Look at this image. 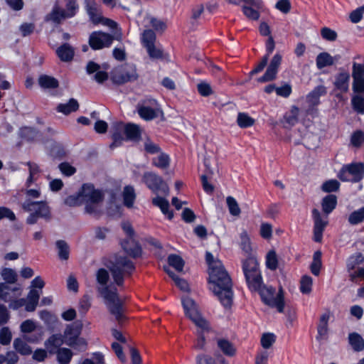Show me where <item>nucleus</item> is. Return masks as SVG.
Returning <instances> with one entry per match:
<instances>
[{
    "label": "nucleus",
    "mask_w": 364,
    "mask_h": 364,
    "mask_svg": "<svg viewBox=\"0 0 364 364\" xmlns=\"http://www.w3.org/2000/svg\"><path fill=\"white\" fill-rule=\"evenodd\" d=\"M242 271L249 289L251 291L258 292L264 304L271 308H276L278 312L283 313L285 306L284 290L280 287L274 296L275 288L263 285L262 277L257 259L251 256L247 257L242 261Z\"/></svg>",
    "instance_id": "nucleus-1"
},
{
    "label": "nucleus",
    "mask_w": 364,
    "mask_h": 364,
    "mask_svg": "<svg viewBox=\"0 0 364 364\" xmlns=\"http://www.w3.org/2000/svg\"><path fill=\"white\" fill-rule=\"evenodd\" d=\"M109 279V272L105 268H100L96 273L97 282L102 286L97 288V291L103 296L110 314L113 315L119 325L127 320L124 314L123 302L119 299L117 289L109 287L107 283Z\"/></svg>",
    "instance_id": "nucleus-2"
},
{
    "label": "nucleus",
    "mask_w": 364,
    "mask_h": 364,
    "mask_svg": "<svg viewBox=\"0 0 364 364\" xmlns=\"http://www.w3.org/2000/svg\"><path fill=\"white\" fill-rule=\"evenodd\" d=\"M210 289L225 309H230L233 301L232 282L224 266L208 271Z\"/></svg>",
    "instance_id": "nucleus-3"
},
{
    "label": "nucleus",
    "mask_w": 364,
    "mask_h": 364,
    "mask_svg": "<svg viewBox=\"0 0 364 364\" xmlns=\"http://www.w3.org/2000/svg\"><path fill=\"white\" fill-rule=\"evenodd\" d=\"M106 266L111 272L114 283L118 287L123 286L124 276H131L136 269L134 263L126 257L109 261Z\"/></svg>",
    "instance_id": "nucleus-4"
},
{
    "label": "nucleus",
    "mask_w": 364,
    "mask_h": 364,
    "mask_svg": "<svg viewBox=\"0 0 364 364\" xmlns=\"http://www.w3.org/2000/svg\"><path fill=\"white\" fill-rule=\"evenodd\" d=\"M65 9L55 4L51 11L45 17V21L53 22L55 24H60L63 21L75 17L80 10V6L77 0H64Z\"/></svg>",
    "instance_id": "nucleus-5"
},
{
    "label": "nucleus",
    "mask_w": 364,
    "mask_h": 364,
    "mask_svg": "<svg viewBox=\"0 0 364 364\" xmlns=\"http://www.w3.org/2000/svg\"><path fill=\"white\" fill-rule=\"evenodd\" d=\"M22 207L25 211L31 212L26 218L28 225L36 224L38 218H43L47 222L52 218L50 208L46 200H26Z\"/></svg>",
    "instance_id": "nucleus-6"
},
{
    "label": "nucleus",
    "mask_w": 364,
    "mask_h": 364,
    "mask_svg": "<svg viewBox=\"0 0 364 364\" xmlns=\"http://www.w3.org/2000/svg\"><path fill=\"white\" fill-rule=\"evenodd\" d=\"M122 229L127 235V237L120 241L122 250L127 255L133 259H137L142 255V247L139 241L134 239L135 231L129 222H123Z\"/></svg>",
    "instance_id": "nucleus-7"
},
{
    "label": "nucleus",
    "mask_w": 364,
    "mask_h": 364,
    "mask_svg": "<svg viewBox=\"0 0 364 364\" xmlns=\"http://www.w3.org/2000/svg\"><path fill=\"white\" fill-rule=\"evenodd\" d=\"M343 182L358 183L364 178V164L361 162H353L343 165L337 175Z\"/></svg>",
    "instance_id": "nucleus-8"
},
{
    "label": "nucleus",
    "mask_w": 364,
    "mask_h": 364,
    "mask_svg": "<svg viewBox=\"0 0 364 364\" xmlns=\"http://www.w3.org/2000/svg\"><path fill=\"white\" fill-rule=\"evenodd\" d=\"M181 304L186 316L191 320L198 327L208 331L210 329L208 323L197 310L195 301L191 297L186 296L181 298Z\"/></svg>",
    "instance_id": "nucleus-9"
},
{
    "label": "nucleus",
    "mask_w": 364,
    "mask_h": 364,
    "mask_svg": "<svg viewBox=\"0 0 364 364\" xmlns=\"http://www.w3.org/2000/svg\"><path fill=\"white\" fill-rule=\"evenodd\" d=\"M142 181L149 189L154 193H161L167 196L169 193L168 184L164 181L161 176L151 172H144L142 176Z\"/></svg>",
    "instance_id": "nucleus-10"
},
{
    "label": "nucleus",
    "mask_w": 364,
    "mask_h": 364,
    "mask_svg": "<svg viewBox=\"0 0 364 364\" xmlns=\"http://www.w3.org/2000/svg\"><path fill=\"white\" fill-rule=\"evenodd\" d=\"M1 277L5 282H0V299L5 302L9 299V292L18 291L19 288H11L9 284H14L17 281L16 272L11 269L5 267L1 270Z\"/></svg>",
    "instance_id": "nucleus-11"
},
{
    "label": "nucleus",
    "mask_w": 364,
    "mask_h": 364,
    "mask_svg": "<svg viewBox=\"0 0 364 364\" xmlns=\"http://www.w3.org/2000/svg\"><path fill=\"white\" fill-rule=\"evenodd\" d=\"M114 40V36L103 31H93L89 37V45L94 50L109 48Z\"/></svg>",
    "instance_id": "nucleus-12"
},
{
    "label": "nucleus",
    "mask_w": 364,
    "mask_h": 364,
    "mask_svg": "<svg viewBox=\"0 0 364 364\" xmlns=\"http://www.w3.org/2000/svg\"><path fill=\"white\" fill-rule=\"evenodd\" d=\"M311 216L314 221L313 240L316 242H321L323 239V233L328 224V215H326L323 219L320 211L314 208L311 210Z\"/></svg>",
    "instance_id": "nucleus-13"
},
{
    "label": "nucleus",
    "mask_w": 364,
    "mask_h": 364,
    "mask_svg": "<svg viewBox=\"0 0 364 364\" xmlns=\"http://www.w3.org/2000/svg\"><path fill=\"white\" fill-rule=\"evenodd\" d=\"M84 203H100L104 200V194L100 189H96L92 183H83L80 189Z\"/></svg>",
    "instance_id": "nucleus-14"
},
{
    "label": "nucleus",
    "mask_w": 364,
    "mask_h": 364,
    "mask_svg": "<svg viewBox=\"0 0 364 364\" xmlns=\"http://www.w3.org/2000/svg\"><path fill=\"white\" fill-rule=\"evenodd\" d=\"M282 60V56L279 53H276L272 58L264 75L257 79V82H267L275 80Z\"/></svg>",
    "instance_id": "nucleus-15"
},
{
    "label": "nucleus",
    "mask_w": 364,
    "mask_h": 364,
    "mask_svg": "<svg viewBox=\"0 0 364 364\" xmlns=\"http://www.w3.org/2000/svg\"><path fill=\"white\" fill-rule=\"evenodd\" d=\"M144 104L137 106V112L139 117L145 121H151L158 117V109L151 106L157 105V101L155 99L150 98L144 101Z\"/></svg>",
    "instance_id": "nucleus-16"
},
{
    "label": "nucleus",
    "mask_w": 364,
    "mask_h": 364,
    "mask_svg": "<svg viewBox=\"0 0 364 364\" xmlns=\"http://www.w3.org/2000/svg\"><path fill=\"white\" fill-rule=\"evenodd\" d=\"M83 323L82 321L77 320L67 326L64 331V342H69L80 338L82 330Z\"/></svg>",
    "instance_id": "nucleus-17"
},
{
    "label": "nucleus",
    "mask_w": 364,
    "mask_h": 364,
    "mask_svg": "<svg viewBox=\"0 0 364 364\" xmlns=\"http://www.w3.org/2000/svg\"><path fill=\"white\" fill-rule=\"evenodd\" d=\"M85 9L89 16L90 20L95 25L100 23L102 11L95 0H85Z\"/></svg>",
    "instance_id": "nucleus-18"
},
{
    "label": "nucleus",
    "mask_w": 364,
    "mask_h": 364,
    "mask_svg": "<svg viewBox=\"0 0 364 364\" xmlns=\"http://www.w3.org/2000/svg\"><path fill=\"white\" fill-rule=\"evenodd\" d=\"M139 75L135 66H129L114 77V81L118 85L136 80Z\"/></svg>",
    "instance_id": "nucleus-19"
},
{
    "label": "nucleus",
    "mask_w": 364,
    "mask_h": 364,
    "mask_svg": "<svg viewBox=\"0 0 364 364\" xmlns=\"http://www.w3.org/2000/svg\"><path fill=\"white\" fill-rule=\"evenodd\" d=\"M350 74L347 71H342L336 74L333 82L334 87L342 93H346L349 90Z\"/></svg>",
    "instance_id": "nucleus-20"
},
{
    "label": "nucleus",
    "mask_w": 364,
    "mask_h": 364,
    "mask_svg": "<svg viewBox=\"0 0 364 364\" xmlns=\"http://www.w3.org/2000/svg\"><path fill=\"white\" fill-rule=\"evenodd\" d=\"M326 93V87L324 85H318L307 95L306 101L312 106H317L320 104V97Z\"/></svg>",
    "instance_id": "nucleus-21"
},
{
    "label": "nucleus",
    "mask_w": 364,
    "mask_h": 364,
    "mask_svg": "<svg viewBox=\"0 0 364 364\" xmlns=\"http://www.w3.org/2000/svg\"><path fill=\"white\" fill-rule=\"evenodd\" d=\"M56 55L63 62L71 61L75 55L74 48L68 43H64L56 49Z\"/></svg>",
    "instance_id": "nucleus-22"
},
{
    "label": "nucleus",
    "mask_w": 364,
    "mask_h": 364,
    "mask_svg": "<svg viewBox=\"0 0 364 364\" xmlns=\"http://www.w3.org/2000/svg\"><path fill=\"white\" fill-rule=\"evenodd\" d=\"M124 132L127 140L139 141L141 139V129L138 124L127 123L124 126Z\"/></svg>",
    "instance_id": "nucleus-23"
},
{
    "label": "nucleus",
    "mask_w": 364,
    "mask_h": 364,
    "mask_svg": "<svg viewBox=\"0 0 364 364\" xmlns=\"http://www.w3.org/2000/svg\"><path fill=\"white\" fill-rule=\"evenodd\" d=\"M38 85L44 90H54L57 89L59 85V81L53 76L41 74L38 78Z\"/></svg>",
    "instance_id": "nucleus-24"
},
{
    "label": "nucleus",
    "mask_w": 364,
    "mask_h": 364,
    "mask_svg": "<svg viewBox=\"0 0 364 364\" xmlns=\"http://www.w3.org/2000/svg\"><path fill=\"white\" fill-rule=\"evenodd\" d=\"M19 137L27 142H33L39 136V131L32 127L24 126L18 130Z\"/></svg>",
    "instance_id": "nucleus-25"
},
{
    "label": "nucleus",
    "mask_w": 364,
    "mask_h": 364,
    "mask_svg": "<svg viewBox=\"0 0 364 364\" xmlns=\"http://www.w3.org/2000/svg\"><path fill=\"white\" fill-rule=\"evenodd\" d=\"M321 204L323 213L328 215L337 206V196L333 194H328L322 198Z\"/></svg>",
    "instance_id": "nucleus-26"
},
{
    "label": "nucleus",
    "mask_w": 364,
    "mask_h": 364,
    "mask_svg": "<svg viewBox=\"0 0 364 364\" xmlns=\"http://www.w3.org/2000/svg\"><path fill=\"white\" fill-rule=\"evenodd\" d=\"M123 204L127 208L134 207L136 198V194L134 188L131 185H127L124 187L122 191Z\"/></svg>",
    "instance_id": "nucleus-27"
},
{
    "label": "nucleus",
    "mask_w": 364,
    "mask_h": 364,
    "mask_svg": "<svg viewBox=\"0 0 364 364\" xmlns=\"http://www.w3.org/2000/svg\"><path fill=\"white\" fill-rule=\"evenodd\" d=\"M152 204L159 208L162 213L166 215L169 220L173 219V211L169 210V203L165 198L156 196L152 199Z\"/></svg>",
    "instance_id": "nucleus-28"
},
{
    "label": "nucleus",
    "mask_w": 364,
    "mask_h": 364,
    "mask_svg": "<svg viewBox=\"0 0 364 364\" xmlns=\"http://www.w3.org/2000/svg\"><path fill=\"white\" fill-rule=\"evenodd\" d=\"M330 318V311H327L323 314L319 319L318 324L317 326V336L316 338H323L328 334V321Z\"/></svg>",
    "instance_id": "nucleus-29"
},
{
    "label": "nucleus",
    "mask_w": 364,
    "mask_h": 364,
    "mask_svg": "<svg viewBox=\"0 0 364 364\" xmlns=\"http://www.w3.org/2000/svg\"><path fill=\"white\" fill-rule=\"evenodd\" d=\"M79 109V104L77 100L70 98L67 103H60L56 107L58 112L68 115L72 112H76Z\"/></svg>",
    "instance_id": "nucleus-30"
},
{
    "label": "nucleus",
    "mask_w": 364,
    "mask_h": 364,
    "mask_svg": "<svg viewBox=\"0 0 364 364\" xmlns=\"http://www.w3.org/2000/svg\"><path fill=\"white\" fill-rule=\"evenodd\" d=\"M217 345L218 348L226 356L232 357L236 353V349L233 344L226 338H218L217 340Z\"/></svg>",
    "instance_id": "nucleus-31"
},
{
    "label": "nucleus",
    "mask_w": 364,
    "mask_h": 364,
    "mask_svg": "<svg viewBox=\"0 0 364 364\" xmlns=\"http://www.w3.org/2000/svg\"><path fill=\"white\" fill-rule=\"evenodd\" d=\"M63 343L62 336L59 334H53L46 341L45 345L51 354L55 353L58 348H61L60 346Z\"/></svg>",
    "instance_id": "nucleus-32"
},
{
    "label": "nucleus",
    "mask_w": 364,
    "mask_h": 364,
    "mask_svg": "<svg viewBox=\"0 0 364 364\" xmlns=\"http://www.w3.org/2000/svg\"><path fill=\"white\" fill-rule=\"evenodd\" d=\"M334 58L327 52L320 53L316 58V64L318 69L321 70L327 66H331L334 64Z\"/></svg>",
    "instance_id": "nucleus-33"
},
{
    "label": "nucleus",
    "mask_w": 364,
    "mask_h": 364,
    "mask_svg": "<svg viewBox=\"0 0 364 364\" xmlns=\"http://www.w3.org/2000/svg\"><path fill=\"white\" fill-rule=\"evenodd\" d=\"M13 346L16 351L22 355H29L32 353L31 346L21 338H15Z\"/></svg>",
    "instance_id": "nucleus-34"
},
{
    "label": "nucleus",
    "mask_w": 364,
    "mask_h": 364,
    "mask_svg": "<svg viewBox=\"0 0 364 364\" xmlns=\"http://www.w3.org/2000/svg\"><path fill=\"white\" fill-rule=\"evenodd\" d=\"M164 271L174 281L176 286L183 291H189V284L186 280L179 277L173 271L167 267H164Z\"/></svg>",
    "instance_id": "nucleus-35"
},
{
    "label": "nucleus",
    "mask_w": 364,
    "mask_h": 364,
    "mask_svg": "<svg viewBox=\"0 0 364 364\" xmlns=\"http://www.w3.org/2000/svg\"><path fill=\"white\" fill-rule=\"evenodd\" d=\"M196 364H224L225 359L223 357L215 358L210 355L201 353L196 356Z\"/></svg>",
    "instance_id": "nucleus-36"
},
{
    "label": "nucleus",
    "mask_w": 364,
    "mask_h": 364,
    "mask_svg": "<svg viewBox=\"0 0 364 364\" xmlns=\"http://www.w3.org/2000/svg\"><path fill=\"white\" fill-rule=\"evenodd\" d=\"M55 353H56L57 360L60 364H69L73 356V351L67 348H58Z\"/></svg>",
    "instance_id": "nucleus-37"
},
{
    "label": "nucleus",
    "mask_w": 364,
    "mask_h": 364,
    "mask_svg": "<svg viewBox=\"0 0 364 364\" xmlns=\"http://www.w3.org/2000/svg\"><path fill=\"white\" fill-rule=\"evenodd\" d=\"M322 252L320 250L314 252L313 255V261L310 265L311 272L314 276H318L322 266L321 261Z\"/></svg>",
    "instance_id": "nucleus-38"
},
{
    "label": "nucleus",
    "mask_w": 364,
    "mask_h": 364,
    "mask_svg": "<svg viewBox=\"0 0 364 364\" xmlns=\"http://www.w3.org/2000/svg\"><path fill=\"white\" fill-rule=\"evenodd\" d=\"M349 343L355 351L359 352L364 349V340L358 333H351L348 336Z\"/></svg>",
    "instance_id": "nucleus-39"
},
{
    "label": "nucleus",
    "mask_w": 364,
    "mask_h": 364,
    "mask_svg": "<svg viewBox=\"0 0 364 364\" xmlns=\"http://www.w3.org/2000/svg\"><path fill=\"white\" fill-rule=\"evenodd\" d=\"M240 247L241 250L247 255H250L252 251V244L250 236L246 230H243L240 235Z\"/></svg>",
    "instance_id": "nucleus-40"
},
{
    "label": "nucleus",
    "mask_w": 364,
    "mask_h": 364,
    "mask_svg": "<svg viewBox=\"0 0 364 364\" xmlns=\"http://www.w3.org/2000/svg\"><path fill=\"white\" fill-rule=\"evenodd\" d=\"M58 250V257L61 260H68L70 255V247L68 243L63 240H57L55 242Z\"/></svg>",
    "instance_id": "nucleus-41"
},
{
    "label": "nucleus",
    "mask_w": 364,
    "mask_h": 364,
    "mask_svg": "<svg viewBox=\"0 0 364 364\" xmlns=\"http://www.w3.org/2000/svg\"><path fill=\"white\" fill-rule=\"evenodd\" d=\"M255 119L245 112H240L237 115V123L240 128H248L255 124Z\"/></svg>",
    "instance_id": "nucleus-42"
},
{
    "label": "nucleus",
    "mask_w": 364,
    "mask_h": 364,
    "mask_svg": "<svg viewBox=\"0 0 364 364\" xmlns=\"http://www.w3.org/2000/svg\"><path fill=\"white\" fill-rule=\"evenodd\" d=\"M348 223L352 225H355L364 221V206L353 211L348 216Z\"/></svg>",
    "instance_id": "nucleus-43"
},
{
    "label": "nucleus",
    "mask_w": 364,
    "mask_h": 364,
    "mask_svg": "<svg viewBox=\"0 0 364 364\" xmlns=\"http://www.w3.org/2000/svg\"><path fill=\"white\" fill-rule=\"evenodd\" d=\"M353 109L358 114H364V97L355 95L351 98Z\"/></svg>",
    "instance_id": "nucleus-44"
},
{
    "label": "nucleus",
    "mask_w": 364,
    "mask_h": 364,
    "mask_svg": "<svg viewBox=\"0 0 364 364\" xmlns=\"http://www.w3.org/2000/svg\"><path fill=\"white\" fill-rule=\"evenodd\" d=\"M168 263L178 272L183 270L185 264L182 257L176 254L168 255Z\"/></svg>",
    "instance_id": "nucleus-45"
},
{
    "label": "nucleus",
    "mask_w": 364,
    "mask_h": 364,
    "mask_svg": "<svg viewBox=\"0 0 364 364\" xmlns=\"http://www.w3.org/2000/svg\"><path fill=\"white\" fill-rule=\"evenodd\" d=\"M170 158L168 154L161 153L159 156L154 158L152 164L156 167L164 169L168 167Z\"/></svg>",
    "instance_id": "nucleus-46"
},
{
    "label": "nucleus",
    "mask_w": 364,
    "mask_h": 364,
    "mask_svg": "<svg viewBox=\"0 0 364 364\" xmlns=\"http://www.w3.org/2000/svg\"><path fill=\"white\" fill-rule=\"evenodd\" d=\"M341 184L336 179H330L323 183L321 190L325 193L336 192L339 190Z\"/></svg>",
    "instance_id": "nucleus-47"
},
{
    "label": "nucleus",
    "mask_w": 364,
    "mask_h": 364,
    "mask_svg": "<svg viewBox=\"0 0 364 364\" xmlns=\"http://www.w3.org/2000/svg\"><path fill=\"white\" fill-rule=\"evenodd\" d=\"M312 284L313 279L310 276H302L300 281V291L305 294H309L312 291Z\"/></svg>",
    "instance_id": "nucleus-48"
},
{
    "label": "nucleus",
    "mask_w": 364,
    "mask_h": 364,
    "mask_svg": "<svg viewBox=\"0 0 364 364\" xmlns=\"http://www.w3.org/2000/svg\"><path fill=\"white\" fill-rule=\"evenodd\" d=\"M64 203L70 207L80 206L83 204L80 190L76 194L67 196L64 200Z\"/></svg>",
    "instance_id": "nucleus-49"
},
{
    "label": "nucleus",
    "mask_w": 364,
    "mask_h": 364,
    "mask_svg": "<svg viewBox=\"0 0 364 364\" xmlns=\"http://www.w3.org/2000/svg\"><path fill=\"white\" fill-rule=\"evenodd\" d=\"M66 345L71 347L74 350L84 352L87 350V343L86 340L82 337L78 338L76 340H73L71 341H69L68 343L66 342Z\"/></svg>",
    "instance_id": "nucleus-50"
},
{
    "label": "nucleus",
    "mask_w": 364,
    "mask_h": 364,
    "mask_svg": "<svg viewBox=\"0 0 364 364\" xmlns=\"http://www.w3.org/2000/svg\"><path fill=\"white\" fill-rule=\"evenodd\" d=\"M156 41V34L151 29L145 30L142 34V43L144 47L154 45Z\"/></svg>",
    "instance_id": "nucleus-51"
},
{
    "label": "nucleus",
    "mask_w": 364,
    "mask_h": 364,
    "mask_svg": "<svg viewBox=\"0 0 364 364\" xmlns=\"http://www.w3.org/2000/svg\"><path fill=\"white\" fill-rule=\"evenodd\" d=\"M350 143L355 147H360L364 144V132L361 130L355 131L351 135Z\"/></svg>",
    "instance_id": "nucleus-52"
},
{
    "label": "nucleus",
    "mask_w": 364,
    "mask_h": 364,
    "mask_svg": "<svg viewBox=\"0 0 364 364\" xmlns=\"http://www.w3.org/2000/svg\"><path fill=\"white\" fill-rule=\"evenodd\" d=\"M50 151L53 156L58 159H63L66 155L65 148L58 143H55L52 146Z\"/></svg>",
    "instance_id": "nucleus-53"
},
{
    "label": "nucleus",
    "mask_w": 364,
    "mask_h": 364,
    "mask_svg": "<svg viewBox=\"0 0 364 364\" xmlns=\"http://www.w3.org/2000/svg\"><path fill=\"white\" fill-rule=\"evenodd\" d=\"M267 267L271 270H275L278 267V259L274 251L268 252L266 259Z\"/></svg>",
    "instance_id": "nucleus-54"
},
{
    "label": "nucleus",
    "mask_w": 364,
    "mask_h": 364,
    "mask_svg": "<svg viewBox=\"0 0 364 364\" xmlns=\"http://www.w3.org/2000/svg\"><path fill=\"white\" fill-rule=\"evenodd\" d=\"M205 262L208 266V271L212 270V268H219V267L223 266L221 261L215 259L213 255L208 251L205 252Z\"/></svg>",
    "instance_id": "nucleus-55"
},
{
    "label": "nucleus",
    "mask_w": 364,
    "mask_h": 364,
    "mask_svg": "<svg viewBox=\"0 0 364 364\" xmlns=\"http://www.w3.org/2000/svg\"><path fill=\"white\" fill-rule=\"evenodd\" d=\"M12 339V334L8 327H3L0 330V343L3 346L10 344Z\"/></svg>",
    "instance_id": "nucleus-56"
},
{
    "label": "nucleus",
    "mask_w": 364,
    "mask_h": 364,
    "mask_svg": "<svg viewBox=\"0 0 364 364\" xmlns=\"http://www.w3.org/2000/svg\"><path fill=\"white\" fill-rule=\"evenodd\" d=\"M242 11L244 15L250 20L257 21L260 16L259 12L251 6H243Z\"/></svg>",
    "instance_id": "nucleus-57"
},
{
    "label": "nucleus",
    "mask_w": 364,
    "mask_h": 364,
    "mask_svg": "<svg viewBox=\"0 0 364 364\" xmlns=\"http://www.w3.org/2000/svg\"><path fill=\"white\" fill-rule=\"evenodd\" d=\"M198 93L203 97H208L213 93L210 85L205 82H201L197 85Z\"/></svg>",
    "instance_id": "nucleus-58"
},
{
    "label": "nucleus",
    "mask_w": 364,
    "mask_h": 364,
    "mask_svg": "<svg viewBox=\"0 0 364 364\" xmlns=\"http://www.w3.org/2000/svg\"><path fill=\"white\" fill-rule=\"evenodd\" d=\"M276 336L272 333H264L261 338V345L262 346L267 349L270 348L272 344L275 342Z\"/></svg>",
    "instance_id": "nucleus-59"
},
{
    "label": "nucleus",
    "mask_w": 364,
    "mask_h": 364,
    "mask_svg": "<svg viewBox=\"0 0 364 364\" xmlns=\"http://www.w3.org/2000/svg\"><path fill=\"white\" fill-rule=\"evenodd\" d=\"M91 307L90 299L88 295H84L79 302V311L85 316Z\"/></svg>",
    "instance_id": "nucleus-60"
},
{
    "label": "nucleus",
    "mask_w": 364,
    "mask_h": 364,
    "mask_svg": "<svg viewBox=\"0 0 364 364\" xmlns=\"http://www.w3.org/2000/svg\"><path fill=\"white\" fill-rule=\"evenodd\" d=\"M227 204L231 215H238L240 213V208L233 197L228 196L227 198Z\"/></svg>",
    "instance_id": "nucleus-61"
},
{
    "label": "nucleus",
    "mask_w": 364,
    "mask_h": 364,
    "mask_svg": "<svg viewBox=\"0 0 364 364\" xmlns=\"http://www.w3.org/2000/svg\"><path fill=\"white\" fill-rule=\"evenodd\" d=\"M58 168L61 173L65 176H71L76 172V168L68 162H62Z\"/></svg>",
    "instance_id": "nucleus-62"
},
{
    "label": "nucleus",
    "mask_w": 364,
    "mask_h": 364,
    "mask_svg": "<svg viewBox=\"0 0 364 364\" xmlns=\"http://www.w3.org/2000/svg\"><path fill=\"white\" fill-rule=\"evenodd\" d=\"M292 92L291 85L289 83H285L281 87H277L276 94L278 96L287 98L290 96Z\"/></svg>",
    "instance_id": "nucleus-63"
},
{
    "label": "nucleus",
    "mask_w": 364,
    "mask_h": 364,
    "mask_svg": "<svg viewBox=\"0 0 364 364\" xmlns=\"http://www.w3.org/2000/svg\"><path fill=\"white\" fill-rule=\"evenodd\" d=\"M353 90L355 93L364 92V77L353 78Z\"/></svg>",
    "instance_id": "nucleus-64"
}]
</instances>
